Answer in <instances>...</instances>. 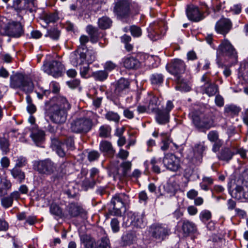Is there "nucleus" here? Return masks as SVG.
Masks as SVG:
<instances>
[{
	"mask_svg": "<svg viewBox=\"0 0 248 248\" xmlns=\"http://www.w3.org/2000/svg\"><path fill=\"white\" fill-rule=\"evenodd\" d=\"M13 177L21 183L25 179V173L21 170L15 167L11 171Z\"/></svg>",
	"mask_w": 248,
	"mask_h": 248,
	"instance_id": "31",
	"label": "nucleus"
},
{
	"mask_svg": "<svg viewBox=\"0 0 248 248\" xmlns=\"http://www.w3.org/2000/svg\"><path fill=\"white\" fill-rule=\"evenodd\" d=\"M232 26V23L230 19L223 18L216 23L215 29L217 32L225 35L230 31Z\"/></svg>",
	"mask_w": 248,
	"mask_h": 248,
	"instance_id": "18",
	"label": "nucleus"
},
{
	"mask_svg": "<svg viewBox=\"0 0 248 248\" xmlns=\"http://www.w3.org/2000/svg\"><path fill=\"white\" fill-rule=\"evenodd\" d=\"M240 111V108L233 105L226 106L225 108V112L228 113L237 114Z\"/></svg>",
	"mask_w": 248,
	"mask_h": 248,
	"instance_id": "48",
	"label": "nucleus"
},
{
	"mask_svg": "<svg viewBox=\"0 0 248 248\" xmlns=\"http://www.w3.org/2000/svg\"><path fill=\"white\" fill-rule=\"evenodd\" d=\"M60 32L57 29L55 28L50 29L47 31L45 34L46 37H49L53 40H58L60 36Z\"/></svg>",
	"mask_w": 248,
	"mask_h": 248,
	"instance_id": "40",
	"label": "nucleus"
},
{
	"mask_svg": "<svg viewBox=\"0 0 248 248\" xmlns=\"http://www.w3.org/2000/svg\"><path fill=\"white\" fill-rule=\"evenodd\" d=\"M139 65V62L134 57L126 58L124 62V66L127 69H134Z\"/></svg>",
	"mask_w": 248,
	"mask_h": 248,
	"instance_id": "30",
	"label": "nucleus"
},
{
	"mask_svg": "<svg viewBox=\"0 0 248 248\" xmlns=\"http://www.w3.org/2000/svg\"><path fill=\"white\" fill-rule=\"evenodd\" d=\"M211 213L210 211L205 210L202 211L200 214V218L202 221L204 222L210 219L211 217Z\"/></svg>",
	"mask_w": 248,
	"mask_h": 248,
	"instance_id": "50",
	"label": "nucleus"
},
{
	"mask_svg": "<svg viewBox=\"0 0 248 248\" xmlns=\"http://www.w3.org/2000/svg\"><path fill=\"white\" fill-rule=\"evenodd\" d=\"M105 118L109 121H112L114 123H118L120 121V117L119 115L112 111H109L105 114Z\"/></svg>",
	"mask_w": 248,
	"mask_h": 248,
	"instance_id": "38",
	"label": "nucleus"
},
{
	"mask_svg": "<svg viewBox=\"0 0 248 248\" xmlns=\"http://www.w3.org/2000/svg\"><path fill=\"white\" fill-rule=\"evenodd\" d=\"M100 149L102 152L106 153L110 156L113 155L115 152L110 142L106 140L101 142Z\"/></svg>",
	"mask_w": 248,
	"mask_h": 248,
	"instance_id": "25",
	"label": "nucleus"
},
{
	"mask_svg": "<svg viewBox=\"0 0 248 248\" xmlns=\"http://www.w3.org/2000/svg\"><path fill=\"white\" fill-rule=\"evenodd\" d=\"M182 230L186 235L193 233L196 231V226L194 223L188 220H184L182 225Z\"/></svg>",
	"mask_w": 248,
	"mask_h": 248,
	"instance_id": "24",
	"label": "nucleus"
},
{
	"mask_svg": "<svg viewBox=\"0 0 248 248\" xmlns=\"http://www.w3.org/2000/svg\"><path fill=\"white\" fill-rule=\"evenodd\" d=\"M0 148L5 154L9 152V143L7 140L0 139Z\"/></svg>",
	"mask_w": 248,
	"mask_h": 248,
	"instance_id": "51",
	"label": "nucleus"
},
{
	"mask_svg": "<svg viewBox=\"0 0 248 248\" xmlns=\"http://www.w3.org/2000/svg\"><path fill=\"white\" fill-rule=\"evenodd\" d=\"M67 164L62 163L58 167L51 159L36 160L33 162V169L41 175L48 176L55 174L54 179L62 178L66 173Z\"/></svg>",
	"mask_w": 248,
	"mask_h": 248,
	"instance_id": "2",
	"label": "nucleus"
},
{
	"mask_svg": "<svg viewBox=\"0 0 248 248\" xmlns=\"http://www.w3.org/2000/svg\"><path fill=\"white\" fill-rule=\"evenodd\" d=\"M167 29L165 21L161 20L155 23L154 27H150L148 36L153 41L157 40L165 34Z\"/></svg>",
	"mask_w": 248,
	"mask_h": 248,
	"instance_id": "14",
	"label": "nucleus"
},
{
	"mask_svg": "<svg viewBox=\"0 0 248 248\" xmlns=\"http://www.w3.org/2000/svg\"><path fill=\"white\" fill-rule=\"evenodd\" d=\"M129 155V152L123 149H121L117 155V156L122 159H126Z\"/></svg>",
	"mask_w": 248,
	"mask_h": 248,
	"instance_id": "62",
	"label": "nucleus"
},
{
	"mask_svg": "<svg viewBox=\"0 0 248 248\" xmlns=\"http://www.w3.org/2000/svg\"><path fill=\"white\" fill-rule=\"evenodd\" d=\"M124 116L129 119H131L134 117V113L132 111L130 110L129 108H125L123 112Z\"/></svg>",
	"mask_w": 248,
	"mask_h": 248,
	"instance_id": "64",
	"label": "nucleus"
},
{
	"mask_svg": "<svg viewBox=\"0 0 248 248\" xmlns=\"http://www.w3.org/2000/svg\"><path fill=\"white\" fill-rule=\"evenodd\" d=\"M205 149V146L203 142H200L199 143L196 144L194 148L195 155L197 156L201 157Z\"/></svg>",
	"mask_w": 248,
	"mask_h": 248,
	"instance_id": "39",
	"label": "nucleus"
},
{
	"mask_svg": "<svg viewBox=\"0 0 248 248\" xmlns=\"http://www.w3.org/2000/svg\"><path fill=\"white\" fill-rule=\"evenodd\" d=\"M50 213L59 218H61L63 216V213L61 208L57 204L52 203L50 207Z\"/></svg>",
	"mask_w": 248,
	"mask_h": 248,
	"instance_id": "37",
	"label": "nucleus"
},
{
	"mask_svg": "<svg viewBox=\"0 0 248 248\" xmlns=\"http://www.w3.org/2000/svg\"><path fill=\"white\" fill-rule=\"evenodd\" d=\"M11 187V183L7 180L1 181L0 183V196L7 194V190Z\"/></svg>",
	"mask_w": 248,
	"mask_h": 248,
	"instance_id": "33",
	"label": "nucleus"
},
{
	"mask_svg": "<svg viewBox=\"0 0 248 248\" xmlns=\"http://www.w3.org/2000/svg\"><path fill=\"white\" fill-rule=\"evenodd\" d=\"M92 76L95 80L102 81L107 78L108 73L105 70L97 71L93 72Z\"/></svg>",
	"mask_w": 248,
	"mask_h": 248,
	"instance_id": "34",
	"label": "nucleus"
},
{
	"mask_svg": "<svg viewBox=\"0 0 248 248\" xmlns=\"http://www.w3.org/2000/svg\"><path fill=\"white\" fill-rule=\"evenodd\" d=\"M217 52L221 55L229 57L234 60L237 58V52L231 43L227 39L222 41L218 46Z\"/></svg>",
	"mask_w": 248,
	"mask_h": 248,
	"instance_id": "12",
	"label": "nucleus"
},
{
	"mask_svg": "<svg viewBox=\"0 0 248 248\" xmlns=\"http://www.w3.org/2000/svg\"><path fill=\"white\" fill-rule=\"evenodd\" d=\"M163 188L165 191H166L167 193L169 194L170 196H173L176 192L175 188L170 183L166 184L163 186Z\"/></svg>",
	"mask_w": 248,
	"mask_h": 248,
	"instance_id": "52",
	"label": "nucleus"
},
{
	"mask_svg": "<svg viewBox=\"0 0 248 248\" xmlns=\"http://www.w3.org/2000/svg\"><path fill=\"white\" fill-rule=\"evenodd\" d=\"M10 87L20 89L26 93L31 92L34 89L32 80L20 73H13L10 78Z\"/></svg>",
	"mask_w": 248,
	"mask_h": 248,
	"instance_id": "5",
	"label": "nucleus"
},
{
	"mask_svg": "<svg viewBox=\"0 0 248 248\" xmlns=\"http://www.w3.org/2000/svg\"><path fill=\"white\" fill-rule=\"evenodd\" d=\"M27 163V159L23 156L19 157L16 161V167H22L26 165Z\"/></svg>",
	"mask_w": 248,
	"mask_h": 248,
	"instance_id": "60",
	"label": "nucleus"
},
{
	"mask_svg": "<svg viewBox=\"0 0 248 248\" xmlns=\"http://www.w3.org/2000/svg\"><path fill=\"white\" fill-rule=\"evenodd\" d=\"M95 59L93 52L86 50L84 48H79L71 54L70 61L75 66L81 65L86 62H92Z\"/></svg>",
	"mask_w": 248,
	"mask_h": 248,
	"instance_id": "6",
	"label": "nucleus"
},
{
	"mask_svg": "<svg viewBox=\"0 0 248 248\" xmlns=\"http://www.w3.org/2000/svg\"><path fill=\"white\" fill-rule=\"evenodd\" d=\"M120 166L122 168L124 176H127L128 172L131 169V162L129 161H124L121 163Z\"/></svg>",
	"mask_w": 248,
	"mask_h": 248,
	"instance_id": "43",
	"label": "nucleus"
},
{
	"mask_svg": "<svg viewBox=\"0 0 248 248\" xmlns=\"http://www.w3.org/2000/svg\"><path fill=\"white\" fill-rule=\"evenodd\" d=\"M174 80L177 84L175 86L176 90L181 92H187L190 90V87L184 81L182 77H178V78H174Z\"/></svg>",
	"mask_w": 248,
	"mask_h": 248,
	"instance_id": "27",
	"label": "nucleus"
},
{
	"mask_svg": "<svg viewBox=\"0 0 248 248\" xmlns=\"http://www.w3.org/2000/svg\"><path fill=\"white\" fill-rule=\"evenodd\" d=\"M111 128L107 125H103L99 129V136L101 137H108L110 133Z\"/></svg>",
	"mask_w": 248,
	"mask_h": 248,
	"instance_id": "47",
	"label": "nucleus"
},
{
	"mask_svg": "<svg viewBox=\"0 0 248 248\" xmlns=\"http://www.w3.org/2000/svg\"><path fill=\"white\" fill-rule=\"evenodd\" d=\"M45 72L55 78L60 77L63 69L62 64L56 61L47 62L43 66Z\"/></svg>",
	"mask_w": 248,
	"mask_h": 248,
	"instance_id": "10",
	"label": "nucleus"
},
{
	"mask_svg": "<svg viewBox=\"0 0 248 248\" xmlns=\"http://www.w3.org/2000/svg\"><path fill=\"white\" fill-rule=\"evenodd\" d=\"M44 19L46 23L54 22L57 20V16L54 14L46 15L45 16Z\"/></svg>",
	"mask_w": 248,
	"mask_h": 248,
	"instance_id": "61",
	"label": "nucleus"
},
{
	"mask_svg": "<svg viewBox=\"0 0 248 248\" xmlns=\"http://www.w3.org/2000/svg\"><path fill=\"white\" fill-rule=\"evenodd\" d=\"M89 62H85L82 64V66L80 67V73L82 77L85 78L89 70Z\"/></svg>",
	"mask_w": 248,
	"mask_h": 248,
	"instance_id": "54",
	"label": "nucleus"
},
{
	"mask_svg": "<svg viewBox=\"0 0 248 248\" xmlns=\"http://www.w3.org/2000/svg\"><path fill=\"white\" fill-rule=\"evenodd\" d=\"M100 156L99 153L96 151L90 152L88 155V158L90 161H93L98 158Z\"/></svg>",
	"mask_w": 248,
	"mask_h": 248,
	"instance_id": "58",
	"label": "nucleus"
},
{
	"mask_svg": "<svg viewBox=\"0 0 248 248\" xmlns=\"http://www.w3.org/2000/svg\"><path fill=\"white\" fill-rule=\"evenodd\" d=\"M129 197L124 193L116 194L111 199L110 203L113 208L109 210V214L112 216H121V209L127 203Z\"/></svg>",
	"mask_w": 248,
	"mask_h": 248,
	"instance_id": "8",
	"label": "nucleus"
},
{
	"mask_svg": "<svg viewBox=\"0 0 248 248\" xmlns=\"http://www.w3.org/2000/svg\"><path fill=\"white\" fill-rule=\"evenodd\" d=\"M66 211L71 217H76L84 212L83 208L76 203H70L66 207Z\"/></svg>",
	"mask_w": 248,
	"mask_h": 248,
	"instance_id": "23",
	"label": "nucleus"
},
{
	"mask_svg": "<svg viewBox=\"0 0 248 248\" xmlns=\"http://www.w3.org/2000/svg\"><path fill=\"white\" fill-rule=\"evenodd\" d=\"M203 122L199 123L195 119L196 127L198 129H209L214 126V121L211 116L203 114Z\"/></svg>",
	"mask_w": 248,
	"mask_h": 248,
	"instance_id": "20",
	"label": "nucleus"
},
{
	"mask_svg": "<svg viewBox=\"0 0 248 248\" xmlns=\"http://www.w3.org/2000/svg\"><path fill=\"white\" fill-rule=\"evenodd\" d=\"M234 154V152L230 149L225 148L221 150L218 157L220 160L228 162L232 158Z\"/></svg>",
	"mask_w": 248,
	"mask_h": 248,
	"instance_id": "28",
	"label": "nucleus"
},
{
	"mask_svg": "<svg viewBox=\"0 0 248 248\" xmlns=\"http://www.w3.org/2000/svg\"><path fill=\"white\" fill-rule=\"evenodd\" d=\"M166 68L169 73L174 75L175 78L182 77L186 69V65L183 61L179 59L173 61L167 65Z\"/></svg>",
	"mask_w": 248,
	"mask_h": 248,
	"instance_id": "11",
	"label": "nucleus"
},
{
	"mask_svg": "<svg viewBox=\"0 0 248 248\" xmlns=\"http://www.w3.org/2000/svg\"><path fill=\"white\" fill-rule=\"evenodd\" d=\"M117 66V65L112 61L107 62L104 65L105 71H111L114 69Z\"/></svg>",
	"mask_w": 248,
	"mask_h": 248,
	"instance_id": "59",
	"label": "nucleus"
},
{
	"mask_svg": "<svg viewBox=\"0 0 248 248\" xmlns=\"http://www.w3.org/2000/svg\"><path fill=\"white\" fill-rule=\"evenodd\" d=\"M28 0H13V7L16 10H21L25 8V4Z\"/></svg>",
	"mask_w": 248,
	"mask_h": 248,
	"instance_id": "44",
	"label": "nucleus"
},
{
	"mask_svg": "<svg viewBox=\"0 0 248 248\" xmlns=\"http://www.w3.org/2000/svg\"><path fill=\"white\" fill-rule=\"evenodd\" d=\"M111 229L113 232H117L120 230L119 222L116 218H113L110 222Z\"/></svg>",
	"mask_w": 248,
	"mask_h": 248,
	"instance_id": "56",
	"label": "nucleus"
},
{
	"mask_svg": "<svg viewBox=\"0 0 248 248\" xmlns=\"http://www.w3.org/2000/svg\"><path fill=\"white\" fill-rule=\"evenodd\" d=\"M65 146L69 149H74V141L72 138H68L65 140V144L62 143L61 140L56 138L52 139L51 146L53 150L55 151L60 157H63L65 155Z\"/></svg>",
	"mask_w": 248,
	"mask_h": 248,
	"instance_id": "9",
	"label": "nucleus"
},
{
	"mask_svg": "<svg viewBox=\"0 0 248 248\" xmlns=\"http://www.w3.org/2000/svg\"><path fill=\"white\" fill-rule=\"evenodd\" d=\"M24 34L23 25L20 21L8 22L5 17L0 18V34L18 38Z\"/></svg>",
	"mask_w": 248,
	"mask_h": 248,
	"instance_id": "4",
	"label": "nucleus"
},
{
	"mask_svg": "<svg viewBox=\"0 0 248 248\" xmlns=\"http://www.w3.org/2000/svg\"><path fill=\"white\" fill-rule=\"evenodd\" d=\"M129 86V81L125 78L120 79L116 86L115 93L116 94L121 95L125 93Z\"/></svg>",
	"mask_w": 248,
	"mask_h": 248,
	"instance_id": "22",
	"label": "nucleus"
},
{
	"mask_svg": "<svg viewBox=\"0 0 248 248\" xmlns=\"http://www.w3.org/2000/svg\"><path fill=\"white\" fill-rule=\"evenodd\" d=\"M96 248H110L109 240L106 237H103L96 242Z\"/></svg>",
	"mask_w": 248,
	"mask_h": 248,
	"instance_id": "41",
	"label": "nucleus"
},
{
	"mask_svg": "<svg viewBox=\"0 0 248 248\" xmlns=\"http://www.w3.org/2000/svg\"><path fill=\"white\" fill-rule=\"evenodd\" d=\"M95 182L93 179L86 178L82 182V186L84 190H87L89 188H92L95 185Z\"/></svg>",
	"mask_w": 248,
	"mask_h": 248,
	"instance_id": "46",
	"label": "nucleus"
},
{
	"mask_svg": "<svg viewBox=\"0 0 248 248\" xmlns=\"http://www.w3.org/2000/svg\"><path fill=\"white\" fill-rule=\"evenodd\" d=\"M71 105L62 96L53 97L46 103V109L51 121L56 124L64 123L67 117V111Z\"/></svg>",
	"mask_w": 248,
	"mask_h": 248,
	"instance_id": "1",
	"label": "nucleus"
},
{
	"mask_svg": "<svg viewBox=\"0 0 248 248\" xmlns=\"http://www.w3.org/2000/svg\"><path fill=\"white\" fill-rule=\"evenodd\" d=\"M79 83L80 81L78 79L72 80L67 82L68 86L72 89L77 88L79 85Z\"/></svg>",
	"mask_w": 248,
	"mask_h": 248,
	"instance_id": "63",
	"label": "nucleus"
},
{
	"mask_svg": "<svg viewBox=\"0 0 248 248\" xmlns=\"http://www.w3.org/2000/svg\"><path fill=\"white\" fill-rule=\"evenodd\" d=\"M235 190L239 194V198L241 197V195H242L243 198L246 199H248V187L245 186L244 187H241V186H237L235 188Z\"/></svg>",
	"mask_w": 248,
	"mask_h": 248,
	"instance_id": "49",
	"label": "nucleus"
},
{
	"mask_svg": "<svg viewBox=\"0 0 248 248\" xmlns=\"http://www.w3.org/2000/svg\"><path fill=\"white\" fill-rule=\"evenodd\" d=\"M31 138L35 142L41 141L44 137V133L42 131H38L33 132L31 135Z\"/></svg>",
	"mask_w": 248,
	"mask_h": 248,
	"instance_id": "42",
	"label": "nucleus"
},
{
	"mask_svg": "<svg viewBox=\"0 0 248 248\" xmlns=\"http://www.w3.org/2000/svg\"><path fill=\"white\" fill-rule=\"evenodd\" d=\"M201 81L204 82V84L202 86L203 93H206L209 96H212L218 92V86L211 82L208 74H205L202 76Z\"/></svg>",
	"mask_w": 248,
	"mask_h": 248,
	"instance_id": "13",
	"label": "nucleus"
},
{
	"mask_svg": "<svg viewBox=\"0 0 248 248\" xmlns=\"http://www.w3.org/2000/svg\"><path fill=\"white\" fill-rule=\"evenodd\" d=\"M131 34L134 37H139L141 34L140 28L136 26H132L130 28Z\"/></svg>",
	"mask_w": 248,
	"mask_h": 248,
	"instance_id": "55",
	"label": "nucleus"
},
{
	"mask_svg": "<svg viewBox=\"0 0 248 248\" xmlns=\"http://www.w3.org/2000/svg\"><path fill=\"white\" fill-rule=\"evenodd\" d=\"M86 31L90 35V40L92 43H94L97 42L98 30L96 28L89 25L86 28Z\"/></svg>",
	"mask_w": 248,
	"mask_h": 248,
	"instance_id": "26",
	"label": "nucleus"
},
{
	"mask_svg": "<svg viewBox=\"0 0 248 248\" xmlns=\"http://www.w3.org/2000/svg\"><path fill=\"white\" fill-rule=\"evenodd\" d=\"M128 217L130 224L137 228H142L145 226L142 215L129 213Z\"/></svg>",
	"mask_w": 248,
	"mask_h": 248,
	"instance_id": "21",
	"label": "nucleus"
},
{
	"mask_svg": "<svg viewBox=\"0 0 248 248\" xmlns=\"http://www.w3.org/2000/svg\"><path fill=\"white\" fill-rule=\"evenodd\" d=\"M149 105L148 109L149 111L155 112L156 113V120L160 124H164L169 122L170 112L174 108L172 102L169 100L167 102L166 106L163 109H158L160 105V101L157 97L149 95Z\"/></svg>",
	"mask_w": 248,
	"mask_h": 248,
	"instance_id": "3",
	"label": "nucleus"
},
{
	"mask_svg": "<svg viewBox=\"0 0 248 248\" xmlns=\"http://www.w3.org/2000/svg\"><path fill=\"white\" fill-rule=\"evenodd\" d=\"M190 115L191 116V118L192 120V122L196 127V123L195 122V119H198V122L199 123L203 122V114L198 112L197 111H194L190 113Z\"/></svg>",
	"mask_w": 248,
	"mask_h": 248,
	"instance_id": "45",
	"label": "nucleus"
},
{
	"mask_svg": "<svg viewBox=\"0 0 248 248\" xmlns=\"http://www.w3.org/2000/svg\"><path fill=\"white\" fill-rule=\"evenodd\" d=\"M180 159L172 154L165 155L163 160L166 168L173 171H176L180 169Z\"/></svg>",
	"mask_w": 248,
	"mask_h": 248,
	"instance_id": "17",
	"label": "nucleus"
},
{
	"mask_svg": "<svg viewBox=\"0 0 248 248\" xmlns=\"http://www.w3.org/2000/svg\"><path fill=\"white\" fill-rule=\"evenodd\" d=\"M208 140L212 142H215L218 140V134L217 131H211L207 135Z\"/></svg>",
	"mask_w": 248,
	"mask_h": 248,
	"instance_id": "57",
	"label": "nucleus"
},
{
	"mask_svg": "<svg viewBox=\"0 0 248 248\" xmlns=\"http://www.w3.org/2000/svg\"><path fill=\"white\" fill-rule=\"evenodd\" d=\"M170 230L165 225H154L152 227V236L156 240L161 241L169 235Z\"/></svg>",
	"mask_w": 248,
	"mask_h": 248,
	"instance_id": "16",
	"label": "nucleus"
},
{
	"mask_svg": "<svg viewBox=\"0 0 248 248\" xmlns=\"http://www.w3.org/2000/svg\"><path fill=\"white\" fill-rule=\"evenodd\" d=\"M213 184V179L211 177L204 176L202 179V182L200 184V187L205 191L209 190V186Z\"/></svg>",
	"mask_w": 248,
	"mask_h": 248,
	"instance_id": "32",
	"label": "nucleus"
},
{
	"mask_svg": "<svg viewBox=\"0 0 248 248\" xmlns=\"http://www.w3.org/2000/svg\"><path fill=\"white\" fill-rule=\"evenodd\" d=\"M164 77L161 74L155 73L151 75L150 80L153 85H160L163 81Z\"/></svg>",
	"mask_w": 248,
	"mask_h": 248,
	"instance_id": "36",
	"label": "nucleus"
},
{
	"mask_svg": "<svg viewBox=\"0 0 248 248\" xmlns=\"http://www.w3.org/2000/svg\"><path fill=\"white\" fill-rule=\"evenodd\" d=\"M1 202L2 205L5 208H8L12 206L13 201L12 198L10 197H4L1 199Z\"/></svg>",
	"mask_w": 248,
	"mask_h": 248,
	"instance_id": "53",
	"label": "nucleus"
},
{
	"mask_svg": "<svg viewBox=\"0 0 248 248\" xmlns=\"http://www.w3.org/2000/svg\"><path fill=\"white\" fill-rule=\"evenodd\" d=\"M92 125L91 119L82 117L73 120L70 123V128L74 133L85 134L91 129Z\"/></svg>",
	"mask_w": 248,
	"mask_h": 248,
	"instance_id": "7",
	"label": "nucleus"
},
{
	"mask_svg": "<svg viewBox=\"0 0 248 248\" xmlns=\"http://www.w3.org/2000/svg\"><path fill=\"white\" fill-rule=\"evenodd\" d=\"M186 12L187 16L190 20L198 22L203 18L198 8L193 5L188 6Z\"/></svg>",
	"mask_w": 248,
	"mask_h": 248,
	"instance_id": "19",
	"label": "nucleus"
},
{
	"mask_svg": "<svg viewBox=\"0 0 248 248\" xmlns=\"http://www.w3.org/2000/svg\"><path fill=\"white\" fill-rule=\"evenodd\" d=\"M114 11L118 17L122 19L127 18L130 14V4L127 0H122L117 2Z\"/></svg>",
	"mask_w": 248,
	"mask_h": 248,
	"instance_id": "15",
	"label": "nucleus"
},
{
	"mask_svg": "<svg viewBox=\"0 0 248 248\" xmlns=\"http://www.w3.org/2000/svg\"><path fill=\"white\" fill-rule=\"evenodd\" d=\"M112 23V20L107 16H103L98 20V26L102 30L109 28L111 26Z\"/></svg>",
	"mask_w": 248,
	"mask_h": 248,
	"instance_id": "29",
	"label": "nucleus"
},
{
	"mask_svg": "<svg viewBox=\"0 0 248 248\" xmlns=\"http://www.w3.org/2000/svg\"><path fill=\"white\" fill-rule=\"evenodd\" d=\"M122 243L124 246H129L133 243L135 240L134 235L131 233H128L122 236Z\"/></svg>",
	"mask_w": 248,
	"mask_h": 248,
	"instance_id": "35",
	"label": "nucleus"
}]
</instances>
